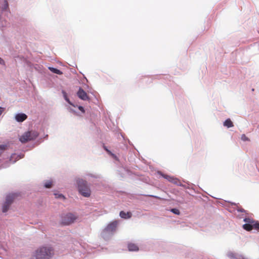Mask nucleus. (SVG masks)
Here are the masks:
<instances>
[{
    "mask_svg": "<svg viewBox=\"0 0 259 259\" xmlns=\"http://www.w3.org/2000/svg\"><path fill=\"white\" fill-rule=\"evenodd\" d=\"M53 254L51 247H41L35 251L34 256L36 259H50Z\"/></svg>",
    "mask_w": 259,
    "mask_h": 259,
    "instance_id": "obj_1",
    "label": "nucleus"
},
{
    "mask_svg": "<svg viewBox=\"0 0 259 259\" xmlns=\"http://www.w3.org/2000/svg\"><path fill=\"white\" fill-rule=\"evenodd\" d=\"M78 189L79 193L84 197H88L91 195V190L87 182L82 179L77 181Z\"/></svg>",
    "mask_w": 259,
    "mask_h": 259,
    "instance_id": "obj_2",
    "label": "nucleus"
},
{
    "mask_svg": "<svg viewBox=\"0 0 259 259\" xmlns=\"http://www.w3.org/2000/svg\"><path fill=\"white\" fill-rule=\"evenodd\" d=\"M38 136V134L35 131H28L22 135L19 140L22 143H25L29 141L34 140Z\"/></svg>",
    "mask_w": 259,
    "mask_h": 259,
    "instance_id": "obj_3",
    "label": "nucleus"
},
{
    "mask_svg": "<svg viewBox=\"0 0 259 259\" xmlns=\"http://www.w3.org/2000/svg\"><path fill=\"white\" fill-rule=\"evenodd\" d=\"M17 195L15 194H11L7 196L6 201L3 206V212H6L9 209L10 206L13 202L14 199L16 197Z\"/></svg>",
    "mask_w": 259,
    "mask_h": 259,
    "instance_id": "obj_4",
    "label": "nucleus"
},
{
    "mask_svg": "<svg viewBox=\"0 0 259 259\" xmlns=\"http://www.w3.org/2000/svg\"><path fill=\"white\" fill-rule=\"evenodd\" d=\"M77 217L72 213H68L65 215L62 219V224L64 225H69L73 223L76 219Z\"/></svg>",
    "mask_w": 259,
    "mask_h": 259,
    "instance_id": "obj_5",
    "label": "nucleus"
},
{
    "mask_svg": "<svg viewBox=\"0 0 259 259\" xmlns=\"http://www.w3.org/2000/svg\"><path fill=\"white\" fill-rule=\"evenodd\" d=\"M179 187H181V189L185 190L186 193L189 194L190 195H192L194 190V189L193 188V184L189 183L185 181H184L183 183H182L179 180Z\"/></svg>",
    "mask_w": 259,
    "mask_h": 259,
    "instance_id": "obj_6",
    "label": "nucleus"
},
{
    "mask_svg": "<svg viewBox=\"0 0 259 259\" xmlns=\"http://www.w3.org/2000/svg\"><path fill=\"white\" fill-rule=\"evenodd\" d=\"M118 223V222L117 221H114L110 223L105 228L104 232L107 233L115 232L116 230Z\"/></svg>",
    "mask_w": 259,
    "mask_h": 259,
    "instance_id": "obj_7",
    "label": "nucleus"
},
{
    "mask_svg": "<svg viewBox=\"0 0 259 259\" xmlns=\"http://www.w3.org/2000/svg\"><path fill=\"white\" fill-rule=\"evenodd\" d=\"M243 221L245 224H243L242 228L246 231H250L251 230L252 224L253 223L254 220L249 218H245L243 219Z\"/></svg>",
    "mask_w": 259,
    "mask_h": 259,
    "instance_id": "obj_8",
    "label": "nucleus"
},
{
    "mask_svg": "<svg viewBox=\"0 0 259 259\" xmlns=\"http://www.w3.org/2000/svg\"><path fill=\"white\" fill-rule=\"evenodd\" d=\"M77 95L78 98L82 100L87 101L90 99L87 93L81 88L79 89Z\"/></svg>",
    "mask_w": 259,
    "mask_h": 259,
    "instance_id": "obj_9",
    "label": "nucleus"
},
{
    "mask_svg": "<svg viewBox=\"0 0 259 259\" xmlns=\"http://www.w3.org/2000/svg\"><path fill=\"white\" fill-rule=\"evenodd\" d=\"M27 116L24 113H19L15 116V119L18 122H22L26 119Z\"/></svg>",
    "mask_w": 259,
    "mask_h": 259,
    "instance_id": "obj_10",
    "label": "nucleus"
},
{
    "mask_svg": "<svg viewBox=\"0 0 259 259\" xmlns=\"http://www.w3.org/2000/svg\"><path fill=\"white\" fill-rule=\"evenodd\" d=\"M128 249L130 251H137L139 250L138 246L134 243H130L127 245Z\"/></svg>",
    "mask_w": 259,
    "mask_h": 259,
    "instance_id": "obj_11",
    "label": "nucleus"
},
{
    "mask_svg": "<svg viewBox=\"0 0 259 259\" xmlns=\"http://www.w3.org/2000/svg\"><path fill=\"white\" fill-rule=\"evenodd\" d=\"M119 215L121 218L123 219H129L132 217V213L131 212H125L123 211H121L120 212Z\"/></svg>",
    "mask_w": 259,
    "mask_h": 259,
    "instance_id": "obj_12",
    "label": "nucleus"
},
{
    "mask_svg": "<svg viewBox=\"0 0 259 259\" xmlns=\"http://www.w3.org/2000/svg\"><path fill=\"white\" fill-rule=\"evenodd\" d=\"M223 125L227 128L232 127L234 126L232 121L230 118L226 119L223 123Z\"/></svg>",
    "mask_w": 259,
    "mask_h": 259,
    "instance_id": "obj_13",
    "label": "nucleus"
},
{
    "mask_svg": "<svg viewBox=\"0 0 259 259\" xmlns=\"http://www.w3.org/2000/svg\"><path fill=\"white\" fill-rule=\"evenodd\" d=\"M49 70H51L52 72L54 73H56V74H62L63 73L61 71H60V70L57 69V68H53V67H49Z\"/></svg>",
    "mask_w": 259,
    "mask_h": 259,
    "instance_id": "obj_14",
    "label": "nucleus"
},
{
    "mask_svg": "<svg viewBox=\"0 0 259 259\" xmlns=\"http://www.w3.org/2000/svg\"><path fill=\"white\" fill-rule=\"evenodd\" d=\"M254 228L259 231V222L254 220L253 223L252 224L251 230Z\"/></svg>",
    "mask_w": 259,
    "mask_h": 259,
    "instance_id": "obj_15",
    "label": "nucleus"
},
{
    "mask_svg": "<svg viewBox=\"0 0 259 259\" xmlns=\"http://www.w3.org/2000/svg\"><path fill=\"white\" fill-rule=\"evenodd\" d=\"M53 185V182L51 181H48L45 183V187L47 188H50Z\"/></svg>",
    "mask_w": 259,
    "mask_h": 259,
    "instance_id": "obj_16",
    "label": "nucleus"
},
{
    "mask_svg": "<svg viewBox=\"0 0 259 259\" xmlns=\"http://www.w3.org/2000/svg\"><path fill=\"white\" fill-rule=\"evenodd\" d=\"M158 174L159 175H160V176H161L162 177H163L164 178L166 179H167L169 181H170V178L167 176V175H164V174H163L160 171H158Z\"/></svg>",
    "mask_w": 259,
    "mask_h": 259,
    "instance_id": "obj_17",
    "label": "nucleus"
},
{
    "mask_svg": "<svg viewBox=\"0 0 259 259\" xmlns=\"http://www.w3.org/2000/svg\"><path fill=\"white\" fill-rule=\"evenodd\" d=\"M228 257L231 259H238L239 258L237 257L235 254L232 252H230L228 254Z\"/></svg>",
    "mask_w": 259,
    "mask_h": 259,
    "instance_id": "obj_18",
    "label": "nucleus"
},
{
    "mask_svg": "<svg viewBox=\"0 0 259 259\" xmlns=\"http://www.w3.org/2000/svg\"><path fill=\"white\" fill-rule=\"evenodd\" d=\"M62 93L63 94V96H64V99H65V100L67 102H68L69 103H70V101H69L68 98L67 97L66 93L64 91H62Z\"/></svg>",
    "mask_w": 259,
    "mask_h": 259,
    "instance_id": "obj_19",
    "label": "nucleus"
},
{
    "mask_svg": "<svg viewBox=\"0 0 259 259\" xmlns=\"http://www.w3.org/2000/svg\"><path fill=\"white\" fill-rule=\"evenodd\" d=\"M241 139L243 141H247L249 140V139L244 134L241 135Z\"/></svg>",
    "mask_w": 259,
    "mask_h": 259,
    "instance_id": "obj_20",
    "label": "nucleus"
},
{
    "mask_svg": "<svg viewBox=\"0 0 259 259\" xmlns=\"http://www.w3.org/2000/svg\"><path fill=\"white\" fill-rule=\"evenodd\" d=\"M236 210L238 212H246V210L245 209H244L243 208H239L238 207L236 208Z\"/></svg>",
    "mask_w": 259,
    "mask_h": 259,
    "instance_id": "obj_21",
    "label": "nucleus"
},
{
    "mask_svg": "<svg viewBox=\"0 0 259 259\" xmlns=\"http://www.w3.org/2000/svg\"><path fill=\"white\" fill-rule=\"evenodd\" d=\"M171 211L175 214H178V209H177V208L171 209Z\"/></svg>",
    "mask_w": 259,
    "mask_h": 259,
    "instance_id": "obj_22",
    "label": "nucleus"
},
{
    "mask_svg": "<svg viewBox=\"0 0 259 259\" xmlns=\"http://www.w3.org/2000/svg\"><path fill=\"white\" fill-rule=\"evenodd\" d=\"M4 9L6 10L8 8V1H4Z\"/></svg>",
    "mask_w": 259,
    "mask_h": 259,
    "instance_id": "obj_23",
    "label": "nucleus"
},
{
    "mask_svg": "<svg viewBox=\"0 0 259 259\" xmlns=\"http://www.w3.org/2000/svg\"><path fill=\"white\" fill-rule=\"evenodd\" d=\"M55 195H56V198H62L63 199L64 198V196L62 194H55Z\"/></svg>",
    "mask_w": 259,
    "mask_h": 259,
    "instance_id": "obj_24",
    "label": "nucleus"
},
{
    "mask_svg": "<svg viewBox=\"0 0 259 259\" xmlns=\"http://www.w3.org/2000/svg\"><path fill=\"white\" fill-rule=\"evenodd\" d=\"M188 256L189 257H190L192 258H196V257H195V255H194V253H193V254L189 253V254H188Z\"/></svg>",
    "mask_w": 259,
    "mask_h": 259,
    "instance_id": "obj_25",
    "label": "nucleus"
},
{
    "mask_svg": "<svg viewBox=\"0 0 259 259\" xmlns=\"http://www.w3.org/2000/svg\"><path fill=\"white\" fill-rule=\"evenodd\" d=\"M7 146L4 145H0V149L5 150Z\"/></svg>",
    "mask_w": 259,
    "mask_h": 259,
    "instance_id": "obj_26",
    "label": "nucleus"
},
{
    "mask_svg": "<svg viewBox=\"0 0 259 259\" xmlns=\"http://www.w3.org/2000/svg\"><path fill=\"white\" fill-rule=\"evenodd\" d=\"M78 109L80 111H81L82 112H84V110L83 107L82 106H79Z\"/></svg>",
    "mask_w": 259,
    "mask_h": 259,
    "instance_id": "obj_27",
    "label": "nucleus"
},
{
    "mask_svg": "<svg viewBox=\"0 0 259 259\" xmlns=\"http://www.w3.org/2000/svg\"><path fill=\"white\" fill-rule=\"evenodd\" d=\"M228 202L231 203V204L232 205H235V206L236 205V206H237V204L235 203V202H231V201H228Z\"/></svg>",
    "mask_w": 259,
    "mask_h": 259,
    "instance_id": "obj_28",
    "label": "nucleus"
},
{
    "mask_svg": "<svg viewBox=\"0 0 259 259\" xmlns=\"http://www.w3.org/2000/svg\"><path fill=\"white\" fill-rule=\"evenodd\" d=\"M4 111V108L0 107V115L2 114V113Z\"/></svg>",
    "mask_w": 259,
    "mask_h": 259,
    "instance_id": "obj_29",
    "label": "nucleus"
},
{
    "mask_svg": "<svg viewBox=\"0 0 259 259\" xmlns=\"http://www.w3.org/2000/svg\"><path fill=\"white\" fill-rule=\"evenodd\" d=\"M0 64H4V61L0 58Z\"/></svg>",
    "mask_w": 259,
    "mask_h": 259,
    "instance_id": "obj_30",
    "label": "nucleus"
}]
</instances>
